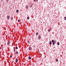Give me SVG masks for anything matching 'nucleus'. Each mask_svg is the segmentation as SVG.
I'll list each match as a JSON object with an SVG mask.
<instances>
[{"mask_svg":"<svg viewBox=\"0 0 66 66\" xmlns=\"http://www.w3.org/2000/svg\"><path fill=\"white\" fill-rule=\"evenodd\" d=\"M52 44L53 45H55V44H56V42L55 40H52Z\"/></svg>","mask_w":66,"mask_h":66,"instance_id":"1","label":"nucleus"},{"mask_svg":"<svg viewBox=\"0 0 66 66\" xmlns=\"http://www.w3.org/2000/svg\"><path fill=\"white\" fill-rule=\"evenodd\" d=\"M32 57V56H28V59L29 60H31V58Z\"/></svg>","mask_w":66,"mask_h":66,"instance_id":"2","label":"nucleus"},{"mask_svg":"<svg viewBox=\"0 0 66 66\" xmlns=\"http://www.w3.org/2000/svg\"><path fill=\"white\" fill-rule=\"evenodd\" d=\"M7 19L8 20H9V19H10V16H7Z\"/></svg>","mask_w":66,"mask_h":66,"instance_id":"3","label":"nucleus"},{"mask_svg":"<svg viewBox=\"0 0 66 66\" xmlns=\"http://www.w3.org/2000/svg\"><path fill=\"white\" fill-rule=\"evenodd\" d=\"M38 38L39 39H40L41 38V36H40V35H39L38 36Z\"/></svg>","mask_w":66,"mask_h":66,"instance_id":"4","label":"nucleus"},{"mask_svg":"<svg viewBox=\"0 0 66 66\" xmlns=\"http://www.w3.org/2000/svg\"><path fill=\"white\" fill-rule=\"evenodd\" d=\"M49 44L50 45V46H51V44H52V42L51 41H50Z\"/></svg>","mask_w":66,"mask_h":66,"instance_id":"5","label":"nucleus"},{"mask_svg":"<svg viewBox=\"0 0 66 66\" xmlns=\"http://www.w3.org/2000/svg\"><path fill=\"white\" fill-rule=\"evenodd\" d=\"M10 43V41H8L7 43V45H9V44Z\"/></svg>","mask_w":66,"mask_h":66,"instance_id":"6","label":"nucleus"},{"mask_svg":"<svg viewBox=\"0 0 66 66\" xmlns=\"http://www.w3.org/2000/svg\"><path fill=\"white\" fill-rule=\"evenodd\" d=\"M29 50H31V49H32V47H29Z\"/></svg>","mask_w":66,"mask_h":66,"instance_id":"7","label":"nucleus"},{"mask_svg":"<svg viewBox=\"0 0 66 66\" xmlns=\"http://www.w3.org/2000/svg\"><path fill=\"white\" fill-rule=\"evenodd\" d=\"M15 62H16V63L18 62V58H17V59H16Z\"/></svg>","mask_w":66,"mask_h":66,"instance_id":"8","label":"nucleus"},{"mask_svg":"<svg viewBox=\"0 0 66 66\" xmlns=\"http://www.w3.org/2000/svg\"><path fill=\"white\" fill-rule=\"evenodd\" d=\"M10 19H11V20H13V17H11L10 18Z\"/></svg>","mask_w":66,"mask_h":66,"instance_id":"9","label":"nucleus"},{"mask_svg":"<svg viewBox=\"0 0 66 66\" xmlns=\"http://www.w3.org/2000/svg\"><path fill=\"white\" fill-rule=\"evenodd\" d=\"M33 4H31V5L30 6V7H32V6H33Z\"/></svg>","mask_w":66,"mask_h":66,"instance_id":"10","label":"nucleus"},{"mask_svg":"<svg viewBox=\"0 0 66 66\" xmlns=\"http://www.w3.org/2000/svg\"><path fill=\"white\" fill-rule=\"evenodd\" d=\"M26 8L27 9H28V8H29V6L28 5H27L26 6Z\"/></svg>","mask_w":66,"mask_h":66,"instance_id":"11","label":"nucleus"},{"mask_svg":"<svg viewBox=\"0 0 66 66\" xmlns=\"http://www.w3.org/2000/svg\"><path fill=\"white\" fill-rule=\"evenodd\" d=\"M13 50L14 52H15V47H14Z\"/></svg>","mask_w":66,"mask_h":66,"instance_id":"12","label":"nucleus"},{"mask_svg":"<svg viewBox=\"0 0 66 66\" xmlns=\"http://www.w3.org/2000/svg\"><path fill=\"white\" fill-rule=\"evenodd\" d=\"M18 54V52L17 51H16V52H15V54Z\"/></svg>","mask_w":66,"mask_h":66,"instance_id":"13","label":"nucleus"},{"mask_svg":"<svg viewBox=\"0 0 66 66\" xmlns=\"http://www.w3.org/2000/svg\"><path fill=\"white\" fill-rule=\"evenodd\" d=\"M39 34L38 33V32H37L36 34V35H38Z\"/></svg>","mask_w":66,"mask_h":66,"instance_id":"14","label":"nucleus"},{"mask_svg":"<svg viewBox=\"0 0 66 66\" xmlns=\"http://www.w3.org/2000/svg\"><path fill=\"white\" fill-rule=\"evenodd\" d=\"M57 45H60V43H59V42H57Z\"/></svg>","mask_w":66,"mask_h":66,"instance_id":"15","label":"nucleus"},{"mask_svg":"<svg viewBox=\"0 0 66 66\" xmlns=\"http://www.w3.org/2000/svg\"><path fill=\"white\" fill-rule=\"evenodd\" d=\"M19 12V10H17L16 11V13H18Z\"/></svg>","mask_w":66,"mask_h":66,"instance_id":"16","label":"nucleus"},{"mask_svg":"<svg viewBox=\"0 0 66 66\" xmlns=\"http://www.w3.org/2000/svg\"><path fill=\"white\" fill-rule=\"evenodd\" d=\"M29 17H27V19H28V20H29Z\"/></svg>","mask_w":66,"mask_h":66,"instance_id":"17","label":"nucleus"},{"mask_svg":"<svg viewBox=\"0 0 66 66\" xmlns=\"http://www.w3.org/2000/svg\"><path fill=\"white\" fill-rule=\"evenodd\" d=\"M16 49H18V47L17 46H16L15 47Z\"/></svg>","mask_w":66,"mask_h":66,"instance_id":"18","label":"nucleus"},{"mask_svg":"<svg viewBox=\"0 0 66 66\" xmlns=\"http://www.w3.org/2000/svg\"><path fill=\"white\" fill-rule=\"evenodd\" d=\"M58 59H56V62H58Z\"/></svg>","mask_w":66,"mask_h":66,"instance_id":"19","label":"nucleus"},{"mask_svg":"<svg viewBox=\"0 0 66 66\" xmlns=\"http://www.w3.org/2000/svg\"><path fill=\"white\" fill-rule=\"evenodd\" d=\"M51 30H50V29L48 30V32H50L51 31Z\"/></svg>","mask_w":66,"mask_h":66,"instance_id":"20","label":"nucleus"},{"mask_svg":"<svg viewBox=\"0 0 66 66\" xmlns=\"http://www.w3.org/2000/svg\"><path fill=\"white\" fill-rule=\"evenodd\" d=\"M64 18H65L64 20H66V17H64Z\"/></svg>","mask_w":66,"mask_h":66,"instance_id":"21","label":"nucleus"},{"mask_svg":"<svg viewBox=\"0 0 66 66\" xmlns=\"http://www.w3.org/2000/svg\"><path fill=\"white\" fill-rule=\"evenodd\" d=\"M27 42L28 43H30V41L29 40H27Z\"/></svg>","mask_w":66,"mask_h":66,"instance_id":"22","label":"nucleus"},{"mask_svg":"<svg viewBox=\"0 0 66 66\" xmlns=\"http://www.w3.org/2000/svg\"><path fill=\"white\" fill-rule=\"evenodd\" d=\"M18 22H20V20H18Z\"/></svg>","mask_w":66,"mask_h":66,"instance_id":"23","label":"nucleus"},{"mask_svg":"<svg viewBox=\"0 0 66 66\" xmlns=\"http://www.w3.org/2000/svg\"><path fill=\"white\" fill-rule=\"evenodd\" d=\"M34 2H36V0H34Z\"/></svg>","mask_w":66,"mask_h":66,"instance_id":"24","label":"nucleus"},{"mask_svg":"<svg viewBox=\"0 0 66 66\" xmlns=\"http://www.w3.org/2000/svg\"><path fill=\"white\" fill-rule=\"evenodd\" d=\"M12 57V56L11 55H10V57Z\"/></svg>","mask_w":66,"mask_h":66,"instance_id":"25","label":"nucleus"},{"mask_svg":"<svg viewBox=\"0 0 66 66\" xmlns=\"http://www.w3.org/2000/svg\"><path fill=\"white\" fill-rule=\"evenodd\" d=\"M2 50H3V47H2Z\"/></svg>","mask_w":66,"mask_h":66,"instance_id":"26","label":"nucleus"},{"mask_svg":"<svg viewBox=\"0 0 66 66\" xmlns=\"http://www.w3.org/2000/svg\"><path fill=\"white\" fill-rule=\"evenodd\" d=\"M36 2H38V0H36Z\"/></svg>","mask_w":66,"mask_h":66,"instance_id":"27","label":"nucleus"},{"mask_svg":"<svg viewBox=\"0 0 66 66\" xmlns=\"http://www.w3.org/2000/svg\"><path fill=\"white\" fill-rule=\"evenodd\" d=\"M50 29H51V28H50Z\"/></svg>","mask_w":66,"mask_h":66,"instance_id":"28","label":"nucleus"}]
</instances>
